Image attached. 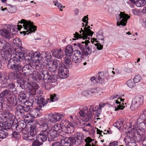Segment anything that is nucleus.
<instances>
[{
  "label": "nucleus",
  "mask_w": 146,
  "mask_h": 146,
  "mask_svg": "<svg viewBox=\"0 0 146 146\" xmlns=\"http://www.w3.org/2000/svg\"><path fill=\"white\" fill-rule=\"evenodd\" d=\"M37 85L35 83L34 84H29L28 86V92L29 96H34L35 102H36L37 106L35 109L36 112L37 113V116H40L41 115L40 111L41 109L47 104V102L45 101L42 97V92L36 87Z\"/></svg>",
  "instance_id": "obj_1"
},
{
  "label": "nucleus",
  "mask_w": 146,
  "mask_h": 146,
  "mask_svg": "<svg viewBox=\"0 0 146 146\" xmlns=\"http://www.w3.org/2000/svg\"><path fill=\"white\" fill-rule=\"evenodd\" d=\"M17 53L15 57L9 60L8 59L7 60L5 58V61L7 63V66L9 68L16 72L20 73L23 68V66L20 64V61L23 59L29 60V58H27L25 54L22 51L17 52Z\"/></svg>",
  "instance_id": "obj_2"
},
{
  "label": "nucleus",
  "mask_w": 146,
  "mask_h": 146,
  "mask_svg": "<svg viewBox=\"0 0 146 146\" xmlns=\"http://www.w3.org/2000/svg\"><path fill=\"white\" fill-rule=\"evenodd\" d=\"M41 131L37 135L36 140H33L30 137H27L25 139L27 140L32 141L33 146H40L42 145L43 142L45 141L47 138L49 139V128L44 125H40Z\"/></svg>",
  "instance_id": "obj_3"
},
{
  "label": "nucleus",
  "mask_w": 146,
  "mask_h": 146,
  "mask_svg": "<svg viewBox=\"0 0 146 146\" xmlns=\"http://www.w3.org/2000/svg\"><path fill=\"white\" fill-rule=\"evenodd\" d=\"M30 58L34 61V67L37 70H40L43 68L45 65L43 59L42 57V54L39 52H36L31 55Z\"/></svg>",
  "instance_id": "obj_4"
},
{
  "label": "nucleus",
  "mask_w": 146,
  "mask_h": 146,
  "mask_svg": "<svg viewBox=\"0 0 146 146\" xmlns=\"http://www.w3.org/2000/svg\"><path fill=\"white\" fill-rule=\"evenodd\" d=\"M84 30L81 28V31H79L80 34L76 32L75 33L74 35V37L77 39L83 38L84 39L87 40V39H90L89 36H92L93 35L94 32H92L90 29H92L90 26H88L87 27H85L84 28Z\"/></svg>",
  "instance_id": "obj_5"
},
{
  "label": "nucleus",
  "mask_w": 146,
  "mask_h": 146,
  "mask_svg": "<svg viewBox=\"0 0 146 146\" xmlns=\"http://www.w3.org/2000/svg\"><path fill=\"white\" fill-rule=\"evenodd\" d=\"M19 23L23 24V26L25 30L23 31V32L24 35L34 32L36 30V26L33 25L30 21H27L25 19H22L20 22H19Z\"/></svg>",
  "instance_id": "obj_6"
},
{
  "label": "nucleus",
  "mask_w": 146,
  "mask_h": 146,
  "mask_svg": "<svg viewBox=\"0 0 146 146\" xmlns=\"http://www.w3.org/2000/svg\"><path fill=\"white\" fill-rule=\"evenodd\" d=\"M89 40H86L85 41H82L80 43L78 44V46L82 50V54L85 56L90 55L92 52V48L94 46L89 44V43L90 44Z\"/></svg>",
  "instance_id": "obj_7"
},
{
  "label": "nucleus",
  "mask_w": 146,
  "mask_h": 146,
  "mask_svg": "<svg viewBox=\"0 0 146 146\" xmlns=\"http://www.w3.org/2000/svg\"><path fill=\"white\" fill-rule=\"evenodd\" d=\"M76 143V141L73 138L63 137L60 142L58 141L52 143V146H72Z\"/></svg>",
  "instance_id": "obj_8"
},
{
  "label": "nucleus",
  "mask_w": 146,
  "mask_h": 146,
  "mask_svg": "<svg viewBox=\"0 0 146 146\" xmlns=\"http://www.w3.org/2000/svg\"><path fill=\"white\" fill-rule=\"evenodd\" d=\"M40 75L41 78L44 81H48L52 82H55L57 81V76L54 75L52 76H51L46 70H41L40 72Z\"/></svg>",
  "instance_id": "obj_9"
},
{
  "label": "nucleus",
  "mask_w": 146,
  "mask_h": 146,
  "mask_svg": "<svg viewBox=\"0 0 146 146\" xmlns=\"http://www.w3.org/2000/svg\"><path fill=\"white\" fill-rule=\"evenodd\" d=\"M50 123L53 124L56 123L53 113L49 114L48 116V118L45 117L41 118L39 120V124L48 127L49 128V124Z\"/></svg>",
  "instance_id": "obj_10"
},
{
  "label": "nucleus",
  "mask_w": 146,
  "mask_h": 146,
  "mask_svg": "<svg viewBox=\"0 0 146 146\" xmlns=\"http://www.w3.org/2000/svg\"><path fill=\"white\" fill-rule=\"evenodd\" d=\"M119 13V14L116 15V19L117 20V25L119 26L121 25L125 26L127 20L130 18V17L123 12L120 11Z\"/></svg>",
  "instance_id": "obj_11"
},
{
  "label": "nucleus",
  "mask_w": 146,
  "mask_h": 146,
  "mask_svg": "<svg viewBox=\"0 0 146 146\" xmlns=\"http://www.w3.org/2000/svg\"><path fill=\"white\" fill-rule=\"evenodd\" d=\"M82 52L78 50H75L73 53V55L70 58L73 63L78 64L81 62L83 57Z\"/></svg>",
  "instance_id": "obj_12"
},
{
  "label": "nucleus",
  "mask_w": 146,
  "mask_h": 146,
  "mask_svg": "<svg viewBox=\"0 0 146 146\" xmlns=\"http://www.w3.org/2000/svg\"><path fill=\"white\" fill-rule=\"evenodd\" d=\"M143 97L142 96L139 95L136 96L133 99L132 104L131 106V109H134L137 108L138 106L142 104L143 102Z\"/></svg>",
  "instance_id": "obj_13"
},
{
  "label": "nucleus",
  "mask_w": 146,
  "mask_h": 146,
  "mask_svg": "<svg viewBox=\"0 0 146 146\" xmlns=\"http://www.w3.org/2000/svg\"><path fill=\"white\" fill-rule=\"evenodd\" d=\"M79 113L81 117H85V121H89L92 117V112L90 110L88 111L86 107L83 108L79 111Z\"/></svg>",
  "instance_id": "obj_14"
},
{
  "label": "nucleus",
  "mask_w": 146,
  "mask_h": 146,
  "mask_svg": "<svg viewBox=\"0 0 146 146\" xmlns=\"http://www.w3.org/2000/svg\"><path fill=\"white\" fill-rule=\"evenodd\" d=\"M26 126V123L23 120H20L17 122V125L15 126V128L17 130L20 132L23 135H25V137H26L27 133V131L25 129V128Z\"/></svg>",
  "instance_id": "obj_15"
},
{
  "label": "nucleus",
  "mask_w": 146,
  "mask_h": 146,
  "mask_svg": "<svg viewBox=\"0 0 146 146\" xmlns=\"http://www.w3.org/2000/svg\"><path fill=\"white\" fill-rule=\"evenodd\" d=\"M60 66L58 71L59 76L62 79L66 78L69 75L68 69L64 65L62 66L61 65Z\"/></svg>",
  "instance_id": "obj_16"
},
{
  "label": "nucleus",
  "mask_w": 146,
  "mask_h": 146,
  "mask_svg": "<svg viewBox=\"0 0 146 146\" xmlns=\"http://www.w3.org/2000/svg\"><path fill=\"white\" fill-rule=\"evenodd\" d=\"M7 106L9 108L12 109L15 106L17 103V99L15 95L12 94L7 99Z\"/></svg>",
  "instance_id": "obj_17"
},
{
  "label": "nucleus",
  "mask_w": 146,
  "mask_h": 146,
  "mask_svg": "<svg viewBox=\"0 0 146 146\" xmlns=\"http://www.w3.org/2000/svg\"><path fill=\"white\" fill-rule=\"evenodd\" d=\"M10 45L9 43L5 40H0V49L3 50V51L10 52V50H11Z\"/></svg>",
  "instance_id": "obj_18"
},
{
  "label": "nucleus",
  "mask_w": 146,
  "mask_h": 146,
  "mask_svg": "<svg viewBox=\"0 0 146 146\" xmlns=\"http://www.w3.org/2000/svg\"><path fill=\"white\" fill-rule=\"evenodd\" d=\"M96 38H92L91 40V42L92 44H93L94 42H99L97 41L96 40H101V43H103L104 42V37L103 35V32L102 30H99L96 33Z\"/></svg>",
  "instance_id": "obj_19"
},
{
  "label": "nucleus",
  "mask_w": 146,
  "mask_h": 146,
  "mask_svg": "<svg viewBox=\"0 0 146 146\" xmlns=\"http://www.w3.org/2000/svg\"><path fill=\"white\" fill-rule=\"evenodd\" d=\"M12 28L11 26L7 27L6 29H3L1 35L4 36L7 40H9L12 38L10 32L11 31V29Z\"/></svg>",
  "instance_id": "obj_20"
},
{
  "label": "nucleus",
  "mask_w": 146,
  "mask_h": 146,
  "mask_svg": "<svg viewBox=\"0 0 146 146\" xmlns=\"http://www.w3.org/2000/svg\"><path fill=\"white\" fill-rule=\"evenodd\" d=\"M124 99H122L121 98H119L117 100L115 101V104L116 106L115 107V111H117L119 110H122L123 109L125 106H124L123 102Z\"/></svg>",
  "instance_id": "obj_21"
},
{
  "label": "nucleus",
  "mask_w": 146,
  "mask_h": 146,
  "mask_svg": "<svg viewBox=\"0 0 146 146\" xmlns=\"http://www.w3.org/2000/svg\"><path fill=\"white\" fill-rule=\"evenodd\" d=\"M52 52L53 56L55 58L61 59L63 57V51L61 49H54Z\"/></svg>",
  "instance_id": "obj_22"
},
{
  "label": "nucleus",
  "mask_w": 146,
  "mask_h": 146,
  "mask_svg": "<svg viewBox=\"0 0 146 146\" xmlns=\"http://www.w3.org/2000/svg\"><path fill=\"white\" fill-rule=\"evenodd\" d=\"M12 94L9 90L5 89L0 93V100H3L4 97L7 99V97H9Z\"/></svg>",
  "instance_id": "obj_23"
},
{
  "label": "nucleus",
  "mask_w": 146,
  "mask_h": 146,
  "mask_svg": "<svg viewBox=\"0 0 146 146\" xmlns=\"http://www.w3.org/2000/svg\"><path fill=\"white\" fill-rule=\"evenodd\" d=\"M49 132H50V135H49L48 137L49 140L50 141H53L58 135V132L53 129L50 130V127Z\"/></svg>",
  "instance_id": "obj_24"
},
{
  "label": "nucleus",
  "mask_w": 146,
  "mask_h": 146,
  "mask_svg": "<svg viewBox=\"0 0 146 146\" xmlns=\"http://www.w3.org/2000/svg\"><path fill=\"white\" fill-rule=\"evenodd\" d=\"M98 106H97L95 107H94L93 106H91L90 108V110L91 111H92L94 114H96L97 113L96 117H99L100 115V113L101 111V107H100Z\"/></svg>",
  "instance_id": "obj_25"
},
{
  "label": "nucleus",
  "mask_w": 146,
  "mask_h": 146,
  "mask_svg": "<svg viewBox=\"0 0 146 146\" xmlns=\"http://www.w3.org/2000/svg\"><path fill=\"white\" fill-rule=\"evenodd\" d=\"M136 133L139 137L140 139H141L145 135V131L143 128H139V127H137L135 129V134Z\"/></svg>",
  "instance_id": "obj_26"
},
{
  "label": "nucleus",
  "mask_w": 146,
  "mask_h": 146,
  "mask_svg": "<svg viewBox=\"0 0 146 146\" xmlns=\"http://www.w3.org/2000/svg\"><path fill=\"white\" fill-rule=\"evenodd\" d=\"M137 7L143 6L146 4V0H129Z\"/></svg>",
  "instance_id": "obj_27"
},
{
  "label": "nucleus",
  "mask_w": 146,
  "mask_h": 146,
  "mask_svg": "<svg viewBox=\"0 0 146 146\" xmlns=\"http://www.w3.org/2000/svg\"><path fill=\"white\" fill-rule=\"evenodd\" d=\"M28 98L27 95L24 93H21L18 95L19 101L21 104H23L24 103H25Z\"/></svg>",
  "instance_id": "obj_28"
},
{
  "label": "nucleus",
  "mask_w": 146,
  "mask_h": 146,
  "mask_svg": "<svg viewBox=\"0 0 146 146\" xmlns=\"http://www.w3.org/2000/svg\"><path fill=\"white\" fill-rule=\"evenodd\" d=\"M104 73L100 72L97 76L96 80L97 83L102 84L104 82Z\"/></svg>",
  "instance_id": "obj_29"
},
{
  "label": "nucleus",
  "mask_w": 146,
  "mask_h": 146,
  "mask_svg": "<svg viewBox=\"0 0 146 146\" xmlns=\"http://www.w3.org/2000/svg\"><path fill=\"white\" fill-rule=\"evenodd\" d=\"M65 55L66 57H72L73 53L72 47L71 45L67 46L65 50Z\"/></svg>",
  "instance_id": "obj_30"
},
{
  "label": "nucleus",
  "mask_w": 146,
  "mask_h": 146,
  "mask_svg": "<svg viewBox=\"0 0 146 146\" xmlns=\"http://www.w3.org/2000/svg\"><path fill=\"white\" fill-rule=\"evenodd\" d=\"M60 125L62 127V131L65 130V129H66V127H68L70 125H72V123L70 121L66 120H62L61 121L60 123Z\"/></svg>",
  "instance_id": "obj_31"
},
{
  "label": "nucleus",
  "mask_w": 146,
  "mask_h": 146,
  "mask_svg": "<svg viewBox=\"0 0 146 146\" xmlns=\"http://www.w3.org/2000/svg\"><path fill=\"white\" fill-rule=\"evenodd\" d=\"M16 113H19L21 115V116H23L24 115V107L22 105L19 104H17L16 107Z\"/></svg>",
  "instance_id": "obj_32"
},
{
  "label": "nucleus",
  "mask_w": 146,
  "mask_h": 146,
  "mask_svg": "<svg viewBox=\"0 0 146 146\" xmlns=\"http://www.w3.org/2000/svg\"><path fill=\"white\" fill-rule=\"evenodd\" d=\"M44 82L42 84V86L44 87L46 90L50 89L54 86V84H52V83L51 82L46 81H44Z\"/></svg>",
  "instance_id": "obj_33"
},
{
  "label": "nucleus",
  "mask_w": 146,
  "mask_h": 146,
  "mask_svg": "<svg viewBox=\"0 0 146 146\" xmlns=\"http://www.w3.org/2000/svg\"><path fill=\"white\" fill-rule=\"evenodd\" d=\"M74 130V128L73 124L72 123V125H70L68 127H66V129H65V130L63 131L65 133H73Z\"/></svg>",
  "instance_id": "obj_34"
},
{
  "label": "nucleus",
  "mask_w": 146,
  "mask_h": 146,
  "mask_svg": "<svg viewBox=\"0 0 146 146\" xmlns=\"http://www.w3.org/2000/svg\"><path fill=\"white\" fill-rule=\"evenodd\" d=\"M22 72L23 74L26 76H28L30 75L32 73L31 70L29 68L24 66L23 67V68L22 69Z\"/></svg>",
  "instance_id": "obj_35"
},
{
  "label": "nucleus",
  "mask_w": 146,
  "mask_h": 146,
  "mask_svg": "<svg viewBox=\"0 0 146 146\" xmlns=\"http://www.w3.org/2000/svg\"><path fill=\"white\" fill-rule=\"evenodd\" d=\"M30 135L31 136L33 137L35 136L37 133L36 127L35 125H31L30 127Z\"/></svg>",
  "instance_id": "obj_36"
},
{
  "label": "nucleus",
  "mask_w": 146,
  "mask_h": 146,
  "mask_svg": "<svg viewBox=\"0 0 146 146\" xmlns=\"http://www.w3.org/2000/svg\"><path fill=\"white\" fill-rule=\"evenodd\" d=\"M84 140L86 142L85 146H95L93 144V140L90 137H87Z\"/></svg>",
  "instance_id": "obj_37"
},
{
  "label": "nucleus",
  "mask_w": 146,
  "mask_h": 146,
  "mask_svg": "<svg viewBox=\"0 0 146 146\" xmlns=\"http://www.w3.org/2000/svg\"><path fill=\"white\" fill-rule=\"evenodd\" d=\"M21 117H24L25 119L28 122H31L32 121V119L35 117L33 114H30L29 113L25 115H24V116H21Z\"/></svg>",
  "instance_id": "obj_38"
},
{
  "label": "nucleus",
  "mask_w": 146,
  "mask_h": 146,
  "mask_svg": "<svg viewBox=\"0 0 146 146\" xmlns=\"http://www.w3.org/2000/svg\"><path fill=\"white\" fill-rule=\"evenodd\" d=\"M12 127V125L11 123L5 122L2 124L1 129L7 131V129H10Z\"/></svg>",
  "instance_id": "obj_39"
},
{
  "label": "nucleus",
  "mask_w": 146,
  "mask_h": 146,
  "mask_svg": "<svg viewBox=\"0 0 146 146\" xmlns=\"http://www.w3.org/2000/svg\"><path fill=\"white\" fill-rule=\"evenodd\" d=\"M76 138L79 141H77V142H79L81 143L83 142L84 139V134L81 132H78L77 133Z\"/></svg>",
  "instance_id": "obj_40"
},
{
  "label": "nucleus",
  "mask_w": 146,
  "mask_h": 146,
  "mask_svg": "<svg viewBox=\"0 0 146 146\" xmlns=\"http://www.w3.org/2000/svg\"><path fill=\"white\" fill-rule=\"evenodd\" d=\"M52 64L57 68V67L58 66V65H59V68L60 66V65H62V66H63L64 65L63 63L62 62L61 59H59V60L55 59L52 62Z\"/></svg>",
  "instance_id": "obj_41"
},
{
  "label": "nucleus",
  "mask_w": 146,
  "mask_h": 146,
  "mask_svg": "<svg viewBox=\"0 0 146 146\" xmlns=\"http://www.w3.org/2000/svg\"><path fill=\"white\" fill-rule=\"evenodd\" d=\"M46 68L51 72H54L56 71L57 69L52 64H46Z\"/></svg>",
  "instance_id": "obj_42"
},
{
  "label": "nucleus",
  "mask_w": 146,
  "mask_h": 146,
  "mask_svg": "<svg viewBox=\"0 0 146 146\" xmlns=\"http://www.w3.org/2000/svg\"><path fill=\"white\" fill-rule=\"evenodd\" d=\"M34 100L35 98H34L32 100L30 99L28 101H27H27L25 102V103H24L23 104H25L26 106H27L30 107L31 108H33V103L34 102Z\"/></svg>",
  "instance_id": "obj_43"
},
{
  "label": "nucleus",
  "mask_w": 146,
  "mask_h": 146,
  "mask_svg": "<svg viewBox=\"0 0 146 146\" xmlns=\"http://www.w3.org/2000/svg\"><path fill=\"white\" fill-rule=\"evenodd\" d=\"M53 114L56 122L60 121L61 119V117H63L64 115L62 114L59 113H54Z\"/></svg>",
  "instance_id": "obj_44"
},
{
  "label": "nucleus",
  "mask_w": 146,
  "mask_h": 146,
  "mask_svg": "<svg viewBox=\"0 0 146 146\" xmlns=\"http://www.w3.org/2000/svg\"><path fill=\"white\" fill-rule=\"evenodd\" d=\"M135 82L133 79H130L127 82V86L130 88H133L135 86Z\"/></svg>",
  "instance_id": "obj_45"
},
{
  "label": "nucleus",
  "mask_w": 146,
  "mask_h": 146,
  "mask_svg": "<svg viewBox=\"0 0 146 146\" xmlns=\"http://www.w3.org/2000/svg\"><path fill=\"white\" fill-rule=\"evenodd\" d=\"M7 131L2 129H0V138L3 139L5 138L8 135Z\"/></svg>",
  "instance_id": "obj_46"
},
{
  "label": "nucleus",
  "mask_w": 146,
  "mask_h": 146,
  "mask_svg": "<svg viewBox=\"0 0 146 146\" xmlns=\"http://www.w3.org/2000/svg\"><path fill=\"white\" fill-rule=\"evenodd\" d=\"M9 76L10 78L13 80L19 79L20 78V77L17 73L12 72L9 74Z\"/></svg>",
  "instance_id": "obj_47"
},
{
  "label": "nucleus",
  "mask_w": 146,
  "mask_h": 146,
  "mask_svg": "<svg viewBox=\"0 0 146 146\" xmlns=\"http://www.w3.org/2000/svg\"><path fill=\"white\" fill-rule=\"evenodd\" d=\"M135 135H133L131 137L130 136L127 135L125 138L124 139V140L125 143L126 144H129L128 145H129V143H131V139H133V138L134 137Z\"/></svg>",
  "instance_id": "obj_48"
},
{
  "label": "nucleus",
  "mask_w": 146,
  "mask_h": 146,
  "mask_svg": "<svg viewBox=\"0 0 146 146\" xmlns=\"http://www.w3.org/2000/svg\"><path fill=\"white\" fill-rule=\"evenodd\" d=\"M9 81V77L6 76L3 79L0 81L1 85H4L8 84Z\"/></svg>",
  "instance_id": "obj_49"
},
{
  "label": "nucleus",
  "mask_w": 146,
  "mask_h": 146,
  "mask_svg": "<svg viewBox=\"0 0 146 146\" xmlns=\"http://www.w3.org/2000/svg\"><path fill=\"white\" fill-rule=\"evenodd\" d=\"M4 114L6 115L5 116L7 118H8L11 121L13 118H15L13 114L7 111V112H6Z\"/></svg>",
  "instance_id": "obj_50"
},
{
  "label": "nucleus",
  "mask_w": 146,
  "mask_h": 146,
  "mask_svg": "<svg viewBox=\"0 0 146 146\" xmlns=\"http://www.w3.org/2000/svg\"><path fill=\"white\" fill-rule=\"evenodd\" d=\"M84 122L83 123H81L80 122V125L81 127V128H84V127L85 128H86L87 127H90L92 128V126L91 125V123H88L86 122L87 121Z\"/></svg>",
  "instance_id": "obj_51"
},
{
  "label": "nucleus",
  "mask_w": 146,
  "mask_h": 146,
  "mask_svg": "<svg viewBox=\"0 0 146 146\" xmlns=\"http://www.w3.org/2000/svg\"><path fill=\"white\" fill-rule=\"evenodd\" d=\"M123 122L122 121H117V122L115 123L113 125L119 129H120L123 126Z\"/></svg>",
  "instance_id": "obj_52"
},
{
  "label": "nucleus",
  "mask_w": 146,
  "mask_h": 146,
  "mask_svg": "<svg viewBox=\"0 0 146 146\" xmlns=\"http://www.w3.org/2000/svg\"><path fill=\"white\" fill-rule=\"evenodd\" d=\"M49 101V102H53L57 101L58 100V97H57V95L56 94H54L50 95V100L49 99H48Z\"/></svg>",
  "instance_id": "obj_53"
},
{
  "label": "nucleus",
  "mask_w": 146,
  "mask_h": 146,
  "mask_svg": "<svg viewBox=\"0 0 146 146\" xmlns=\"http://www.w3.org/2000/svg\"><path fill=\"white\" fill-rule=\"evenodd\" d=\"M69 57H66L64 58V63L68 66H71L72 63L71 60L69 58Z\"/></svg>",
  "instance_id": "obj_54"
},
{
  "label": "nucleus",
  "mask_w": 146,
  "mask_h": 146,
  "mask_svg": "<svg viewBox=\"0 0 146 146\" xmlns=\"http://www.w3.org/2000/svg\"><path fill=\"white\" fill-rule=\"evenodd\" d=\"M53 127L54 128V129H53L57 132H58L60 129H62V127L60 124L58 123L55 124L54 125Z\"/></svg>",
  "instance_id": "obj_55"
},
{
  "label": "nucleus",
  "mask_w": 146,
  "mask_h": 146,
  "mask_svg": "<svg viewBox=\"0 0 146 146\" xmlns=\"http://www.w3.org/2000/svg\"><path fill=\"white\" fill-rule=\"evenodd\" d=\"M12 135L13 137L17 139H19L21 137L20 135L15 131L13 132Z\"/></svg>",
  "instance_id": "obj_56"
},
{
  "label": "nucleus",
  "mask_w": 146,
  "mask_h": 146,
  "mask_svg": "<svg viewBox=\"0 0 146 146\" xmlns=\"http://www.w3.org/2000/svg\"><path fill=\"white\" fill-rule=\"evenodd\" d=\"M141 76L139 75H135L134 79V81L135 83H138L141 80Z\"/></svg>",
  "instance_id": "obj_57"
},
{
  "label": "nucleus",
  "mask_w": 146,
  "mask_h": 146,
  "mask_svg": "<svg viewBox=\"0 0 146 146\" xmlns=\"http://www.w3.org/2000/svg\"><path fill=\"white\" fill-rule=\"evenodd\" d=\"M46 55L45 58L46 61L47 62H50L51 60V56L50 53L49 52H47L46 53Z\"/></svg>",
  "instance_id": "obj_58"
},
{
  "label": "nucleus",
  "mask_w": 146,
  "mask_h": 146,
  "mask_svg": "<svg viewBox=\"0 0 146 146\" xmlns=\"http://www.w3.org/2000/svg\"><path fill=\"white\" fill-rule=\"evenodd\" d=\"M6 86L8 89H11L14 88L15 86L13 82H11L9 84H8L7 85H6Z\"/></svg>",
  "instance_id": "obj_59"
},
{
  "label": "nucleus",
  "mask_w": 146,
  "mask_h": 146,
  "mask_svg": "<svg viewBox=\"0 0 146 146\" xmlns=\"http://www.w3.org/2000/svg\"><path fill=\"white\" fill-rule=\"evenodd\" d=\"M53 3L55 6H57L59 9H60V11H62L61 9L62 7V5L61 3H59L57 1H54Z\"/></svg>",
  "instance_id": "obj_60"
},
{
  "label": "nucleus",
  "mask_w": 146,
  "mask_h": 146,
  "mask_svg": "<svg viewBox=\"0 0 146 146\" xmlns=\"http://www.w3.org/2000/svg\"><path fill=\"white\" fill-rule=\"evenodd\" d=\"M96 43H95L94 44H93L95 46H96L98 50H102L103 47V46L101 45L100 43H97V42H96Z\"/></svg>",
  "instance_id": "obj_61"
},
{
  "label": "nucleus",
  "mask_w": 146,
  "mask_h": 146,
  "mask_svg": "<svg viewBox=\"0 0 146 146\" xmlns=\"http://www.w3.org/2000/svg\"><path fill=\"white\" fill-rule=\"evenodd\" d=\"M95 90H94V89L92 88L90 89H89L88 90V95H94V93L95 92Z\"/></svg>",
  "instance_id": "obj_62"
},
{
  "label": "nucleus",
  "mask_w": 146,
  "mask_h": 146,
  "mask_svg": "<svg viewBox=\"0 0 146 146\" xmlns=\"http://www.w3.org/2000/svg\"><path fill=\"white\" fill-rule=\"evenodd\" d=\"M137 127H139V128H143L145 126V123L144 122L137 123Z\"/></svg>",
  "instance_id": "obj_63"
},
{
  "label": "nucleus",
  "mask_w": 146,
  "mask_h": 146,
  "mask_svg": "<svg viewBox=\"0 0 146 146\" xmlns=\"http://www.w3.org/2000/svg\"><path fill=\"white\" fill-rule=\"evenodd\" d=\"M33 108H31L30 107L26 106L24 107V111L25 112H27L29 111H31Z\"/></svg>",
  "instance_id": "obj_64"
}]
</instances>
